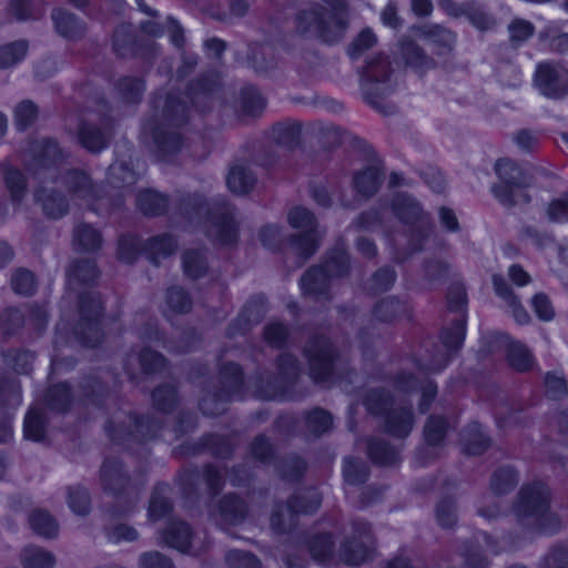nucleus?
<instances>
[{"label": "nucleus", "mask_w": 568, "mask_h": 568, "mask_svg": "<svg viewBox=\"0 0 568 568\" xmlns=\"http://www.w3.org/2000/svg\"><path fill=\"white\" fill-rule=\"evenodd\" d=\"M220 88L219 77L206 73L191 81L184 94L171 91L153 97V114L143 122V131L152 135L161 156L176 154L182 149L181 129L190 119L189 103L200 113H206L212 109Z\"/></svg>", "instance_id": "f257e3e1"}, {"label": "nucleus", "mask_w": 568, "mask_h": 568, "mask_svg": "<svg viewBox=\"0 0 568 568\" xmlns=\"http://www.w3.org/2000/svg\"><path fill=\"white\" fill-rule=\"evenodd\" d=\"M466 290L462 284L450 285L447 293V307L456 316L449 321L440 333L442 346H435L434 353L418 363L417 375L398 373L393 386L397 390H437V385L427 377L426 373L444 369L452 357L462 348L466 335Z\"/></svg>", "instance_id": "f03ea898"}, {"label": "nucleus", "mask_w": 568, "mask_h": 568, "mask_svg": "<svg viewBox=\"0 0 568 568\" xmlns=\"http://www.w3.org/2000/svg\"><path fill=\"white\" fill-rule=\"evenodd\" d=\"M176 210L190 223L205 224L207 237L215 244L231 246L239 240L236 209L225 197L216 196L207 202L201 194L179 196Z\"/></svg>", "instance_id": "7ed1b4c3"}, {"label": "nucleus", "mask_w": 568, "mask_h": 568, "mask_svg": "<svg viewBox=\"0 0 568 568\" xmlns=\"http://www.w3.org/2000/svg\"><path fill=\"white\" fill-rule=\"evenodd\" d=\"M308 549L317 562L333 565L343 562L348 566H359L373 558L374 538L371 526L365 521H354L351 537L342 545L338 552L329 534L314 536Z\"/></svg>", "instance_id": "20e7f679"}, {"label": "nucleus", "mask_w": 568, "mask_h": 568, "mask_svg": "<svg viewBox=\"0 0 568 568\" xmlns=\"http://www.w3.org/2000/svg\"><path fill=\"white\" fill-rule=\"evenodd\" d=\"M349 27L348 10L327 9L321 4L300 10L295 16V30L306 39L326 44L344 40Z\"/></svg>", "instance_id": "39448f33"}, {"label": "nucleus", "mask_w": 568, "mask_h": 568, "mask_svg": "<svg viewBox=\"0 0 568 568\" xmlns=\"http://www.w3.org/2000/svg\"><path fill=\"white\" fill-rule=\"evenodd\" d=\"M550 493L541 481H534L521 487L514 513L529 534H554L560 527L558 517L549 510Z\"/></svg>", "instance_id": "423d86ee"}, {"label": "nucleus", "mask_w": 568, "mask_h": 568, "mask_svg": "<svg viewBox=\"0 0 568 568\" xmlns=\"http://www.w3.org/2000/svg\"><path fill=\"white\" fill-rule=\"evenodd\" d=\"M497 182L490 186L494 197L506 209L527 205L531 195L527 189L532 185L534 176L511 159L504 158L494 165Z\"/></svg>", "instance_id": "0eeeda50"}, {"label": "nucleus", "mask_w": 568, "mask_h": 568, "mask_svg": "<svg viewBox=\"0 0 568 568\" xmlns=\"http://www.w3.org/2000/svg\"><path fill=\"white\" fill-rule=\"evenodd\" d=\"M390 205L397 220L408 226L412 250H423L435 227L430 214L423 209L416 197L406 192L395 193Z\"/></svg>", "instance_id": "6e6552de"}, {"label": "nucleus", "mask_w": 568, "mask_h": 568, "mask_svg": "<svg viewBox=\"0 0 568 568\" xmlns=\"http://www.w3.org/2000/svg\"><path fill=\"white\" fill-rule=\"evenodd\" d=\"M392 74V62L387 55L382 53L371 57L361 72V89L364 100L383 113H388L383 99L394 91L390 82Z\"/></svg>", "instance_id": "1a4fd4ad"}, {"label": "nucleus", "mask_w": 568, "mask_h": 568, "mask_svg": "<svg viewBox=\"0 0 568 568\" xmlns=\"http://www.w3.org/2000/svg\"><path fill=\"white\" fill-rule=\"evenodd\" d=\"M365 404L372 414L385 417L386 429L393 436L403 438L412 432L414 427L412 408L394 402L390 393H369Z\"/></svg>", "instance_id": "9d476101"}, {"label": "nucleus", "mask_w": 568, "mask_h": 568, "mask_svg": "<svg viewBox=\"0 0 568 568\" xmlns=\"http://www.w3.org/2000/svg\"><path fill=\"white\" fill-rule=\"evenodd\" d=\"M102 302L97 293L80 295L79 312L80 320L74 327V336L82 345L95 347L102 341L100 317L102 315Z\"/></svg>", "instance_id": "9b49d317"}, {"label": "nucleus", "mask_w": 568, "mask_h": 568, "mask_svg": "<svg viewBox=\"0 0 568 568\" xmlns=\"http://www.w3.org/2000/svg\"><path fill=\"white\" fill-rule=\"evenodd\" d=\"M70 405V393H44L41 402L32 405L23 423L24 437L32 442H42L45 438L44 410L64 412Z\"/></svg>", "instance_id": "f8f14e48"}, {"label": "nucleus", "mask_w": 568, "mask_h": 568, "mask_svg": "<svg viewBox=\"0 0 568 568\" xmlns=\"http://www.w3.org/2000/svg\"><path fill=\"white\" fill-rule=\"evenodd\" d=\"M321 496L314 488L296 493L286 506H277L271 515V527L277 532L288 531L297 514H312L321 506Z\"/></svg>", "instance_id": "ddd939ff"}, {"label": "nucleus", "mask_w": 568, "mask_h": 568, "mask_svg": "<svg viewBox=\"0 0 568 568\" xmlns=\"http://www.w3.org/2000/svg\"><path fill=\"white\" fill-rule=\"evenodd\" d=\"M532 84L540 95L559 101L568 97V70L558 61L537 63Z\"/></svg>", "instance_id": "4468645a"}, {"label": "nucleus", "mask_w": 568, "mask_h": 568, "mask_svg": "<svg viewBox=\"0 0 568 568\" xmlns=\"http://www.w3.org/2000/svg\"><path fill=\"white\" fill-rule=\"evenodd\" d=\"M304 355L310 366V375L315 381H326L333 374L338 353L331 339L316 335L304 347Z\"/></svg>", "instance_id": "2eb2a0df"}, {"label": "nucleus", "mask_w": 568, "mask_h": 568, "mask_svg": "<svg viewBox=\"0 0 568 568\" xmlns=\"http://www.w3.org/2000/svg\"><path fill=\"white\" fill-rule=\"evenodd\" d=\"M288 222L294 229L302 230L300 234L291 237V244L303 260H307L318 247L314 214L305 207L297 206L290 211Z\"/></svg>", "instance_id": "dca6fc26"}, {"label": "nucleus", "mask_w": 568, "mask_h": 568, "mask_svg": "<svg viewBox=\"0 0 568 568\" xmlns=\"http://www.w3.org/2000/svg\"><path fill=\"white\" fill-rule=\"evenodd\" d=\"M112 124L108 118H101L99 121L92 118H82L74 131L77 142L93 154L105 150L112 140Z\"/></svg>", "instance_id": "f3484780"}, {"label": "nucleus", "mask_w": 568, "mask_h": 568, "mask_svg": "<svg viewBox=\"0 0 568 568\" xmlns=\"http://www.w3.org/2000/svg\"><path fill=\"white\" fill-rule=\"evenodd\" d=\"M154 44L152 40L139 38L133 26L129 23L120 24L112 37V50L122 59H151L155 51Z\"/></svg>", "instance_id": "a211bd4d"}, {"label": "nucleus", "mask_w": 568, "mask_h": 568, "mask_svg": "<svg viewBox=\"0 0 568 568\" xmlns=\"http://www.w3.org/2000/svg\"><path fill=\"white\" fill-rule=\"evenodd\" d=\"M32 152V162L31 168L33 170V174L38 179H54V171L50 173L48 176L42 175V172H51L60 164H62L67 158L68 153L59 145L58 141L52 138H42L32 143L31 146Z\"/></svg>", "instance_id": "6ab92c4d"}, {"label": "nucleus", "mask_w": 568, "mask_h": 568, "mask_svg": "<svg viewBox=\"0 0 568 568\" xmlns=\"http://www.w3.org/2000/svg\"><path fill=\"white\" fill-rule=\"evenodd\" d=\"M518 477L510 467H503L496 470L490 481V493L485 495L478 506V515L486 519H494L500 515V507L495 497L507 494L517 485Z\"/></svg>", "instance_id": "aec40b11"}, {"label": "nucleus", "mask_w": 568, "mask_h": 568, "mask_svg": "<svg viewBox=\"0 0 568 568\" xmlns=\"http://www.w3.org/2000/svg\"><path fill=\"white\" fill-rule=\"evenodd\" d=\"M61 184L68 193L78 200L93 204L102 200L101 189L93 183L89 173L80 169H69L60 176Z\"/></svg>", "instance_id": "412c9836"}, {"label": "nucleus", "mask_w": 568, "mask_h": 568, "mask_svg": "<svg viewBox=\"0 0 568 568\" xmlns=\"http://www.w3.org/2000/svg\"><path fill=\"white\" fill-rule=\"evenodd\" d=\"M138 176L135 172L124 162H114L108 170V183L113 190H119L110 195L106 209L118 210L124 204V191L135 184Z\"/></svg>", "instance_id": "4be33fe9"}, {"label": "nucleus", "mask_w": 568, "mask_h": 568, "mask_svg": "<svg viewBox=\"0 0 568 568\" xmlns=\"http://www.w3.org/2000/svg\"><path fill=\"white\" fill-rule=\"evenodd\" d=\"M33 200L40 206L42 214L49 220H60L68 215L70 202L67 195L44 185L38 186L33 192Z\"/></svg>", "instance_id": "5701e85b"}, {"label": "nucleus", "mask_w": 568, "mask_h": 568, "mask_svg": "<svg viewBox=\"0 0 568 568\" xmlns=\"http://www.w3.org/2000/svg\"><path fill=\"white\" fill-rule=\"evenodd\" d=\"M138 364L141 372L146 375L162 373L169 365L168 359L150 347L132 348L125 356L124 368L128 373Z\"/></svg>", "instance_id": "b1692460"}, {"label": "nucleus", "mask_w": 568, "mask_h": 568, "mask_svg": "<svg viewBox=\"0 0 568 568\" xmlns=\"http://www.w3.org/2000/svg\"><path fill=\"white\" fill-rule=\"evenodd\" d=\"M329 281V276L322 266L313 265L300 280L302 294L316 302H329L332 300Z\"/></svg>", "instance_id": "393cba45"}, {"label": "nucleus", "mask_w": 568, "mask_h": 568, "mask_svg": "<svg viewBox=\"0 0 568 568\" xmlns=\"http://www.w3.org/2000/svg\"><path fill=\"white\" fill-rule=\"evenodd\" d=\"M491 282L496 295L507 303L508 307L511 310V314L515 321L520 325L528 324L530 322V315L525 310L517 295L507 283L506 278L500 274H494Z\"/></svg>", "instance_id": "a878e982"}, {"label": "nucleus", "mask_w": 568, "mask_h": 568, "mask_svg": "<svg viewBox=\"0 0 568 568\" xmlns=\"http://www.w3.org/2000/svg\"><path fill=\"white\" fill-rule=\"evenodd\" d=\"M266 313L265 300L262 296L252 298L243 308L237 320L230 326V335L244 334L253 325L258 324Z\"/></svg>", "instance_id": "bb28decb"}, {"label": "nucleus", "mask_w": 568, "mask_h": 568, "mask_svg": "<svg viewBox=\"0 0 568 568\" xmlns=\"http://www.w3.org/2000/svg\"><path fill=\"white\" fill-rule=\"evenodd\" d=\"M52 20L57 32L69 40H79L87 32L85 23L74 13L64 9H54Z\"/></svg>", "instance_id": "cd10ccee"}, {"label": "nucleus", "mask_w": 568, "mask_h": 568, "mask_svg": "<svg viewBox=\"0 0 568 568\" xmlns=\"http://www.w3.org/2000/svg\"><path fill=\"white\" fill-rule=\"evenodd\" d=\"M400 55L406 65L419 74H424L436 67L435 60L420 45L409 39L400 42Z\"/></svg>", "instance_id": "c85d7f7f"}, {"label": "nucleus", "mask_w": 568, "mask_h": 568, "mask_svg": "<svg viewBox=\"0 0 568 568\" xmlns=\"http://www.w3.org/2000/svg\"><path fill=\"white\" fill-rule=\"evenodd\" d=\"M214 520L222 526L237 525L246 516V506L233 495H226L212 513Z\"/></svg>", "instance_id": "c756f323"}, {"label": "nucleus", "mask_w": 568, "mask_h": 568, "mask_svg": "<svg viewBox=\"0 0 568 568\" xmlns=\"http://www.w3.org/2000/svg\"><path fill=\"white\" fill-rule=\"evenodd\" d=\"M302 125L294 120H284L271 128V140L278 146L294 150L301 143Z\"/></svg>", "instance_id": "7c9ffc66"}, {"label": "nucleus", "mask_w": 568, "mask_h": 568, "mask_svg": "<svg viewBox=\"0 0 568 568\" xmlns=\"http://www.w3.org/2000/svg\"><path fill=\"white\" fill-rule=\"evenodd\" d=\"M191 529L182 521H170L166 529L160 532L159 541L181 552H186L191 546Z\"/></svg>", "instance_id": "2f4dec72"}, {"label": "nucleus", "mask_w": 568, "mask_h": 568, "mask_svg": "<svg viewBox=\"0 0 568 568\" xmlns=\"http://www.w3.org/2000/svg\"><path fill=\"white\" fill-rule=\"evenodd\" d=\"M136 206L145 216H159L168 211L169 199L153 189H145L138 193Z\"/></svg>", "instance_id": "473e14b6"}, {"label": "nucleus", "mask_w": 568, "mask_h": 568, "mask_svg": "<svg viewBox=\"0 0 568 568\" xmlns=\"http://www.w3.org/2000/svg\"><path fill=\"white\" fill-rule=\"evenodd\" d=\"M255 173L247 165L236 164L230 169L226 178L227 187L235 194H247L256 183Z\"/></svg>", "instance_id": "72a5a7b5"}, {"label": "nucleus", "mask_w": 568, "mask_h": 568, "mask_svg": "<svg viewBox=\"0 0 568 568\" xmlns=\"http://www.w3.org/2000/svg\"><path fill=\"white\" fill-rule=\"evenodd\" d=\"M318 265L323 267L331 280L343 277L349 272V255L344 245L338 244L326 254L323 263Z\"/></svg>", "instance_id": "f704fd0d"}, {"label": "nucleus", "mask_w": 568, "mask_h": 568, "mask_svg": "<svg viewBox=\"0 0 568 568\" xmlns=\"http://www.w3.org/2000/svg\"><path fill=\"white\" fill-rule=\"evenodd\" d=\"M384 180V172L377 166H368L354 175V187L361 195L371 197L377 193Z\"/></svg>", "instance_id": "c9c22d12"}, {"label": "nucleus", "mask_w": 568, "mask_h": 568, "mask_svg": "<svg viewBox=\"0 0 568 568\" xmlns=\"http://www.w3.org/2000/svg\"><path fill=\"white\" fill-rule=\"evenodd\" d=\"M182 265L184 274L192 280H197L205 276L209 271L206 250H186L182 255Z\"/></svg>", "instance_id": "e433bc0d"}, {"label": "nucleus", "mask_w": 568, "mask_h": 568, "mask_svg": "<svg viewBox=\"0 0 568 568\" xmlns=\"http://www.w3.org/2000/svg\"><path fill=\"white\" fill-rule=\"evenodd\" d=\"M100 272L94 260L81 258L74 261L67 271L70 284L78 282L83 285H94L99 278Z\"/></svg>", "instance_id": "4c0bfd02"}, {"label": "nucleus", "mask_w": 568, "mask_h": 568, "mask_svg": "<svg viewBox=\"0 0 568 568\" xmlns=\"http://www.w3.org/2000/svg\"><path fill=\"white\" fill-rule=\"evenodd\" d=\"M408 305L405 302L396 297H386L376 303L373 315L379 322L389 323L408 315Z\"/></svg>", "instance_id": "58836bf2"}, {"label": "nucleus", "mask_w": 568, "mask_h": 568, "mask_svg": "<svg viewBox=\"0 0 568 568\" xmlns=\"http://www.w3.org/2000/svg\"><path fill=\"white\" fill-rule=\"evenodd\" d=\"M73 241L79 250L95 252L102 246L103 239L99 230L89 223L81 222L73 230Z\"/></svg>", "instance_id": "ea45409f"}, {"label": "nucleus", "mask_w": 568, "mask_h": 568, "mask_svg": "<svg viewBox=\"0 0 568 568\" xmlns=\"http://www.w3.org/2000/svg\"><path fill=\"white\" fill-rule=\"evenodd\" d=\"M176 240L170 234H161L149 239L144 250L154 265H159L160 257H166L175 252Z\"/></svg>", "instance_id": "a19ab883"}, {"label": "nucleus", "mask_w": 568, "mask_h": 568, "mask_svg": "<svg viewBox=\"0 0 568 568\" xmlns=\"http://www.w3.org/2000/svg\"><path fill=\"white\" fill-rule=\"evenodd\" d=\"M464 452L468 455L481 454L490 444L489 437L478 423H471L462 435Z\"/></svg>", "instance_id": "79ce46f5"}, {"label": "nucleus", "mask_w": 568, "mask_h": 568, "mask_svg": "<svg viewBox=\"0 0 568 568\" xmlns=\"http://www.w3.org/2000/svg\"><path fill=\"white\" fill-rule=\"evenodd\" d=\"M169 493L170 487L164 484L158 485L154 488L148 508V518L150 521H158L165 518L171 513L172 505L168 498Z\"/></svg>", "instance_id": "37998d69"}, {"label": "nucleus", "mask_w": 568, "mask_h": 568, "mask_svg": "<svg viewBox=\"0 0 568 568\" xmlns=\"http://www.w3.org/2000/svg\"><path fill=\"white\" fill-rule=\"evenodd\" d=\"M1 357L6 366L12 368L18 374H29L32 371L36 355L27 349H3Z\"/></svg>", "instance_id": "c03bdc74"}, {"label": "nucleus", "mask_w": 568, "mask_h": 568, "mask_svg": "<svg viewBox=\"0 0 568 568\" xmlns=\"http://www.w3.org/2000/svg\"><path fill=\"white\" fill-rule=\"evenodd\" d=\"M20 561L24 568H53L55 565L52 552L33 545L22 549Z\"/></svg>", "instance_id": "a18cd8bd"}, {"label": "nucleus", "mask_w": 568, "mask_h": 568, "mask_svg": "<svg viewBox=\"0 0 568 568\" xmlns=\"http://www.w3.org/2000/svg\"><path fill=\"white\" fill-rule=\"evenodd\" d=\"M144 90V81L138 77H122L115 83L118 97L126 103H139Z\"/></svg>", "instance_id": "49530a36"}, {"label": "nucleus", "mask_w": 568, "mask_h": 568, "mask_svg": "<svg viewBox=\"0 0 568 568\" xmlns=\"http://www.w3.org/2000/svg\"><path fill=\"white\" fill-rule=\"evenodd\" d=\"M448 429L449 425L443 416H429L424 426V438L426 444L430 447L442 446Z\"/></svg>", "instance_id": "de8ad7c7"}, {"label": "nucleus", "mask_w": 568, "mask_h": 568, "mask_svg": "<svg viewBox=\"0 0 568 568\" xmlns=\"http://www.w3.org/2000/svg\"><path fill=\"white\" fill-rule=\"evenodd\" d=\"M82 390H110L116 387V375L110 371H95L84 375L80 383Z\"/></svg>", "instance_id": "09e8293b"}, {"label": "nucleus", "mask_w": 568, "mask_h": 568, "mask_svg": "<svg viewBox=\"0 0 568 568\" xmlns=\"http://www.w3.org/2000/svg\"><path fill=\"white\" fill-rule=\"evenodd\" d=\"M29 521L32 530L41 537L53 538L58 535L57 521L44 510L37 509L32 511Z\"/></svg>", "instance_id": "8fccbe9b"}, {"label": "nucleus", "mask_w": 568, "mask_h": 568, "mask_svg": "<svg viewBox=\"0 0 568 568\" xmlns=\"http://www.w3.org/2000/svg\"><path fill=\"white\" fill-rule=\"evenodd\" d=\"M507 361L514 369L527 372L532 366L534 357L525 345L513 342L507 347Z\"/></svg>", "instance_id": "3c124183"}, {"label": "nucleus", "mask_w": 568, "mask_h": 568, "mask_svg": "<svg viewBox=\"0 0 568 568\" xmlns=\"http://www.w3.org/2000/svg\"><path fill=\"white\" fill-rule=\"evenodd\" d=\"M28 52V42L18 40L0 45V69H7L22 61Z\"/></svg>", "instance_id": "603ef678"}, {"label": "nucleus", "mask_w": 568, "mask_h": 568, "mask_svg": "<svg viewBox=\"0 0 568 568\" xmlns=\"http://www.w3.org/2000/svg\"><path fill=\"white\" fill-rule=\"evenodd\" d=\"M368 454L374 463L383 466L394 465L399 460L398 450L382 440H372Z\"/></svg>", "instance_id": "864d4df0"}, {"label": "nucleus", "mask_w": 568, "mask_h": 568, "mask_svg": "<svg viewBox=\"0 0 568 568\" xmlns=\"http://www.w3.org/2000/svg\"><path fill=\"white\" fill-rule=\"evenodd\" d=\"M266 100L253 87L243 88L241 91V110L246 115H260L265 109Z\"/></svg>", "instance_id": "5fc2aeb1"}, {"label": "nucleus", "mask_w": 568, "mask_h": 568, "mask_svg": "<svg viewBox=\"0 0 568 568\" xmlns=\"http://www.w3.org/2000/svg\"><path fill=\"white\" fill-rule=\"evenodd\" d=\"M4 183L10 192L11 200L21 203L28 191L27 176L17 169H8L4 174Z\"/></svg>", "instance_id": "6e6d98bb"}, {"label": "nucleus", "mask_w": 568, "mask_h": 568, "mask_svg": "<svg viewBox=\"0 0 568 568\" xmlns=\"http://www.w3.org/2000/svg\"><path fill=\"white\" fill-rule=\"evenodd\" d=\"M511 47L518 48L535 33V26L525 19L516 18L507 27Z\"/></svg>", "instance_id": "4d7b16f0"}, {"label": "nucleus", "mask_w": 568, "mask_h": 568, "mask_svg": "<svg viewBox=\"0 0 568 568\" xmlns=\"http://www.w3.org/2000/svg\"><path fill=\"white\" fill-rule=\"evenodd\" d=\"M250 62L258 73H266L276 65L273 49L268 45H257L252 49Z\"/></svg>", "instance_id": "13d9d810"}, {"label": "nucleus", "mask_w": 568, "mask_h": 568, "mask_svg": "<svg viewBox=\"0 0 568 568\" xmlns=\"http://www.w3.org/2000/svg\"><path fill=\"white\" fill-rule=\"evenodd\" d=\"M427 39L437 47V54L450 52L455 45V34L440 26H434L426 32Z\"/></svg>", "instance_id": "bf43d9fd"}, {"label": "nucleus", "mask_w": 568, "mask_h": 568, "mask_svg": "<svg viewBox=\"0 0 568 568\" xmlns=\"http://www.w3.org/2000/svg\"><path fill=\"white\" fill-rule=\"evenodd\" d=\"M101 480L105 489L113 490L118 486H122L125 476L122 473L121 465L115 459H106L101 468Z\"/></svg>", "instance_id": "052dcab7"}, {"label": "nucleus", "mask_w": 568, "mask_h": 568, "mask_svg": "<svg viewBox=\"0 0 568 568\" xmlns=\"http://www.w3.org/2000/svg\"><path fill=\"white\" fill-rule=\"evenodd\" d=\"M11 287L17 294L32 295L37 288L34 274L27 268H17L11 276Z\"/></svg>", "instance_id": "680f3d73"}, {"label": "nucleus", "mask_w": 568, "mask_h": 568, "mask_svg": "<svg viewBox=\"0 0 568 568\" xmlns=\"http://www.w3.org/2000/svg\"><path fill=\"white\" fill-rule=\"evenodd\" d=\"M220 377L223 390H239L243 385V371L236 363L229 362L223 364L220 369Z\"/></svg>", "instance_id": "e2e57ef3"}, {"label": "nucleus", "mask_w": 568, "mask_h": 568, "mask_svg": "<svg viewBox=\"0 0 568 568\" xmlns=\"http://www.w3.org/2000/svg\"><path fill=\"white\" fill-rule=\"evenodd\" d=\"M38 106L31 100L21 101L14 110V124L17 130L24 131L38 119Z\"/></svg>", "instance_id": "0e129e2a"}, {"label": "nucleus", "mask_w": 568, "mask_h": 568, "mask_svg": "<svg viewBox=\"0 0 568 568\" xmlns=\"http://www.w3.org/2000/svg\"><path fill=\"white\" fill-rule=\"evenodd\" d=\"M166 304L175 313L184 314L192 308V298L181 286H172L166 292Z\"/></svg>", "instance_id": "69168bd1"}, {"label": "nucleus", "mask_w": 568, "mask_h": 568, "mask_svg": "<svg viewBox=\"0 0 568 568\" xmlns=\"http://www.w3.org/2000/svg\"><path fill=\"white\" fill-rule=\"evenodd\" d=\"M344 480L348 485H359L368 477L367 466L354 458H346L343 467Z\"/></svg>", "instance_id": "338daca9"}, {"label": "nucleus", "mask_w": 568, "mask_h": 568, "mask_svg": "<svg viewBox=\"0 0 568 568\" xmlns=\"http://www.w3.org/2000/svg\"><path fill=\"white\" fill-rule=\"evenodd\" d=\"M376 36L371 29L362 30L357 37L348 44L347 54L351 59H358L365 51L376 44Z\"/></svg>", "instance_id": "774afa93"}]
</instances>
